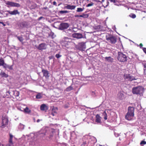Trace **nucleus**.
Wrapping results in <instances>:
<instances>
[{
  "instance_id": "4",
  "label": "nucleus",
  "mask_w": 146,
  "mask_h": 146,
  "mask_svg": "<svg viewBox=\"0 0 146 146\" xmlns=\"http://www.w3.org/2000/svg\"><path fill=\"white\" fill-rule=\"evenodd\" d=\"M8 119L6 115H3L2 117V125L1 127L2 128H4L8 123Z\"/></svg>"
},
{
  "instance_id": "23",
  "label": "nucleus",
  "mask_w": 146,
  "mask_h": 146,
  "mask_svg": "<svg viewBox=\"0 0 146 146\" xmlns=\"http://www.w3.org/2000/svg\"><path fill=\"white\" fill-rule=\"evenodd\" d=\"M81 17L84 18H88L89 16L88 14H82L80 15Z\"/></svg>"
},
{
  "instance_id": "7",
  "label": "nucleus",
  "mask_w": 146,
  "mask_h": 146,
  "mask_svg": "<svg viewBox=\"0 0 146 146\" xmlns=\"http://www.w3.org/2000/svg\"><path fill=\"white\" fill-rule=\"evenodd\" d=\"M6 4L7 5H10L13 7H20V5L19 4L10 1H7Z\"/></svg>"
},
{
  "instance_id": "17",
  "label": "nucleus",
  "mask_w": 146,
  "mask_h": 146,
  "mask_svg": "<svg viewBox=\"0 0 146 146\" xmlns=\"http://www.w3.org/2000/svg\"><path fill=\"white\" fill-rule=\"evenodd\" d=\"M40 109L41 110L46 111L48 110V107L45 104H42L40 106Z\"/></svg>"
},
{
  "instance_id": "10",
  "label": "nucleus",
  "mask_w": 146,
  "mask_h": 146,
  "mask_svg": "<svg viewBox=\"0 0 146 146\" xmlns=\"http://www.w3.org/2000/svg\"><path fill=\"white\" fill-rule=\"evenodd\" d=\"M72 36L74 38L78 39L82 38L83 37L82 35L80 33H74L72 34Z\"/></svg>"
},
{
  "instance_id": "43",
  "label": "nucleus",
  "mask_w": 146,
  "mask_h": 146,
  "mask_svg": "<svg viewBox=\"0 0 146 146\" xmlns=\"http://www.w3.org/2000/svg\"><path fill=\"white\" fill-rule=\"evenodd\" d=\"M43 18V17H40L38 19V21H39Z\"/></svg>"
},
{
  "instance_id": "15",
  "label": "nucleus",
  "mask_w": 146,
  "mask_h": 146,
  "mask_svg": "<svg viewBox=\"0 0 146 146\" xmlns=\"http://www.w3.org/2000/svg\"><path fill=\"white\" fill-rule=\"evenodd\" d=\"M66 6H65L64 7L68 9L74 10L75 9L76 7L75 5H71L68 4H66Z\"/></svg>"
},
{
  "instance_id": "5",
  "label": "nucleus",
  "mask_w": 146,
  "mask_h": 146,
  "mask_svg": "<svg viewBox=\"0 0 146 146\" xmlns=\"http://www.w3.org/2000/svg\"><path fill=\"white\" fill-rule=\"evenodd\" d=\"M123 77L125 80H127L128 81H130L137 79L133 76H131L130 74H124L123 76Z\"/></svg>"
},
{
  "instance_id": "45",
  "label": "nucleus",
  "mask_w": 146,
  "mask_h": 146,
  "mask_svg": "<svg viewBox=\"0 0 146 146\" xmlns=\"http://www.w3.org/2000/svg\"><path fill=\"white\" fill-rule=\"evenodd\" d=\"M143 46V44H142V43H140L139 44V46H140V47L141 48L142 47V46Z\"/></svg>"
},
{
  "instance_id": "22",
  "label": "nucleus",
  "mask_w": 146,
  "mask_h": 146,
  "mask_svg": "<svg viewBox=\"0 0 146 146\" xmlns=\"http://www.w3.org/2000/svg\"><path fill=\"white\" fill-rule=\"evenodd\" d=\"M24 111L25 113H29L31 112V110H29L27 107H26V108L24 109Z\"/></svg>"
},
{
  "instance_id": "31",
  "label": "nucleus",
  "mask_w": 146,
  "mask_h": 146,
  "mask_svg": "<svg viewBox=\"0 0 146 146\" xmlns=\"http://www.w3.org/2000/svg\"><path fill=\"white\" fill-rule=\"evenodd\" d=\"M53 132L54 131H52L50 132V135L49 136V139H51L53 137Z\"/></svg>"
},
{
  "instance_id": "6",
  "label": "nucleus",
  "mask_w": 146,
  "mask_h": 146,
  "mask_svg": "<svg viewBox=\"0 0 146 146\" xmlns=\"http://www.w3.org/2000/svg\"><path fill=\"white\" fill-rule=\"evenodd\" d=\"M69 26L67 23H60L59 27L60 29L64 30L67 29L69 27Z\"/></svg>"
},
{
  "instance_id": "32",
  "label": "nucleus",
  "mask_w": 146,
  "mask_h": 146,
  "mask_svg": "<svg viewBox=\"0 0 146 146\" xmlns=\"http://www.w3.org/2000/svg\"><path fill=\"white\" fill-rule=\"evenodd\" d=\"M42 98V96L40 94H38L36 96L37 99H40Z\"/></svg>"
},
{
  "instance_id": "37",
  "label": "nucleus",
  "mask_w": 146,
  "mask_h": 146,
  "mask_svg": "<svg viewBox=\"0 0 146 146\" xmlns=\"http://www.w3.org/2000/svg\"><path fill=\"white\" fill-rule=\"evenodd\" d=\"M7 68L11 70H12L13 69V67H12V66H9V65H8Z\"/></svg>"
},
{
  "instance_id": "12",
  "label": "nucleus",
  "mask_w": 146,
  "mask_h": 146,
  "mask_svg": "<svg viewBox=\"0 0 146 146\" xmlns=\"http://www.w3.org/2000/svg\"><path fill=\"white\" fill-rule=\"evenodd\" d=\"M39 50H42L46 48V44L45 43H41L37 47Z\"/></svg>"
},
{
  "instance_id": "50",
  "label": "nucleus",
  "mask_w": 146,
  "mask_h": 146,
  "mask_svg": "<svg viewBox=\"0 0 146 146\" xmlns=\"http://www.w3.org/2000/svg\"><path fill=\"white\" fill-rule=\"evenodd\" d=\"M81 146H84V145H83V144H82Z\"/></svg>"
},
{
  "instance_id": "3",
  "label": "nucleus",
  "mask_w": 146,
  "mask_h": 146,
  "mask_svg": "<svg viewBox=\"0 0 146 146\" xmlns=\"http://www.w3.org/2000/svg\"><path fill=\"white\" fill-rule=\"evenodd\" d=\"M117 59L118 60L121 62H125L127 60V56L123 53L119 52L118 54Z\"/></svg>"
},
{
  "instance_id": "51",
  "label": "nucleus",
  "mask_w": 146,
  "mask_h": 146,
  "mask_svg": "<svg viewBox=\"0 0 146 146\" xmlns=\"http://www.w3.org/2000/svg\"><path fill=\"white\" fill-rule=\"evenodd\" d=\"M60 5V4H58V6H59Z\"/></svg>"
},
{
  "instance_id": "21",
  "label": "nucleus",
  "mask_w": 146,
  "mask_h": 146,
  "mask_svg": "<svg viewBox=\"0 0 146 146\" xmlns=\"http://www.w3.org/2000/svg\"><path fill=\"white\" fill-rule=\"evenodd\" d=\"M143 64L144 66V74L146 75V62L143 63Z\"/></svg>"
},
{
  "instance_id": "14",
  "label": "nucleus",
  "mask_w": 146,
  "mask_h": 146,
  "mask_svg": "<svg viewBox=\"0 0 146 146\" xmlns=\"http://www.w3.org/2000/svg\"><path fill=\"white\" fill-rule=\"evenodd\" d=\"M7 12L11 15H16V14L19 15L20 13L17 10H14L13 11H7Z\"/></svg>"
},
{
  "instance_id": "24",
  "label": "nucleus",
  "mask_w": 146,
  "mask_h": 146,
  "mask_svg": "<svg viewBox=\"0 0 146 146\" xmlns=\"http://www.w3.org/2000/svg\"><path fill=\"white\" fill-rule=\"evenodd\" d=\"M73 89V88L72 86H70L68 87H67L66 89V90L67 91H70V90H72Z\"/></svg>"
},
{
  "instance_id": "1",
  "label": "nucleus",
  "mask_w": 146,
  "mask_h": 146,
  "mask_svg": "<svg viewBox=\"0 0 146 146\" xmlns=\"http://www.w3.org/2000/svg\"><path fill=\"white\" fill-rule=\"evenodd\" d=\"M144 90V89L142 86H139L133 88L132 89V92L133 94L141 95L142 94Z\"/></svg>"
},
{
  "instance_id": "9",
  "label": "nucleus",
  "mask_w": 146,
  "mask_h": 146,
  "mask_svg": "<svg viewBox=\"0 0 146 146\" xmlns=\"http://www.w3.org/2000/svg\"><path fill=\"white\" fill-rule=\"evenodd\" d=\"M134 116L131 114H130L127 113L125 116V118L127 120L130 121L133 119Z\"/></svg>"
},
{
  "instance_id": "49",
  "label": "nucleus",
  "mask_w": 146,
  "mask_h": 146,
  "mask_svg": "<svg viewBox=\"0 0 146 146\" xmlns=\"http://www.w3.org/2000/svg\"><path fill=\"white\" fill-rule=\"evenodd\" d=\"M102 0V1L101 2L102 3V2H104V0Z\"/></svg>"
},
{
  "instance_id": "13",
  "label": "nucleus",
  "mask_w": 146,
  "mask_h": 146,
  "mask_svg": "<svg viewBox=\"0 0 146 146\" xmlns=\"http://www.w3.org/2000/svg\"><path fill=\"white\" fill-rule=\"evenodd\" d=\"M42 72L43 74V76L45 77L46 78H48L49 77V73L47 70L43 69L42 70Z\"/></svg>"
},
{
  "instance_id": "8",
  "label": "nucleus",
  "mask_w": 146,
  "mask_h": 146,
  "mask_svg": "<svg viewBox=\"0 0 146 146\" xmlns=\"http://www.w3.org/2000/svg\"><path fill=\"white\" fill-rule=\"evenodd\" d=\"M9 146H14L13 142V136L11 133L9 134Z\"/></svg>"
},
{
  "instance_id": "40",
  "label": "nucleus",
  "mask_w": 146,
  "mask_h": 146,
  "mask_svg": "<svg viewBox=\"0 0 146 146\" xmlns=\"http://www.w3.org/2000/svg\"><path fill=\"white\" fill-rule=\"evenodd\" d=\"M53 4L56 6H57V3L56 1H54L53 3Z\"/></svg>"
},
{
  "instance_id": "20",
  "label": "nucleus",
  "mask_w": 146,
  "mask_h": 146,
  "mask_svg": "<svg viewBox=\"0 0 146 146\" xmlns=\"http://www.w3.org/2000/svg\"><path fill=\"white\" fill-rule=\"evenodd\" d=\"M0 75L2 77H4L6 78H7L8 77V75L7 74H6L4 72H1L0 73Z\"/></svg>"
},
{
  "instance_id": "36",
  "label": "nucleus",
  "mask_w": 146,
  "mask_h": 146,
  "mask_svg": "<svg viewBox=\"0 0 146 146\" xmlns=\"http://www.w3.org/2000/svg\"><path fill=\"white\" fill-rule=\"evenodd\" d=\"M61 56V55H60L59 54H56L55 55L56 57L57 58H59Z\"/></svg>"
},
{
  "instance_id": "41",
  "label": "nucleus",
  "mask_w": 146,
  "mask_h": 146,
  "mask_svg": "<svg viewBox=\"0 0 146 146\" xmlns=\"http://www.w3.org/2000/svg\"><path fill=\"white\" fill-rule=\"evenodd\" d=\"M143 49L144 52L146 54V48H143Z\"/></svg>"
},
{
  "instance_id": "44",
  "label": "nucleus",
  "mask_w": 146,
  "mask_h": 146,
  "mask_svg": "<svg viewBox=\"0 0 146 146\" xmlns=\"http://www.w3.org/2000/svg\"><path fill=\"white\" fill-rule=\"evenodd\" d=\"M109 3L108 1H107V5H106V7H107L109 5Z\"/></svg>"
},
{
  "instance_id": "47",
  "label": "nucleus",
  "mask_w": 146,
  "mask_h": 146,
  "mask_svg": "<svg viewBox=\"0 0 146 146\" xmlns=\"http://www.w3.org/2000/svg\"><path fill=\"white\" fill-rule=\"evenodd\" d=\"M96 1L98 2L102 3V2L99 0H97Z\"/></svg>"
},
{
  "instance_id": "16",
  "label": "nucleus",
  "mask_w": 146,
  "mask_h": 146,
  "mask_svg": "<svg viewBox=\"0 0 146 146\" xmlns=\"http://www.w3.org/2000/svg\"><path fill=\"white\" fill-rule=\"evenodd\" d=\"M101 117L99 114H97L96 116L95 122L98 123H101Z\"/></svg>"
},
{
  "instance_id": "29",
  "label": "nucleus",
  "mask_w": 146,
  "mask_h": 146,
  "mask_svg": "<svg viewBox=\"0 0 146 146\" xmlns=\"http://www.w3.org/2000/svg\"><path fill=\"white\" fill-rule=\"evenodd\" d=\"M84 8L83 9L81 8H78L77 9V11L78 12H81L82 11L84 10Z\"/></svg>"
},
{
  "instance_id": "46",
  "label": "nucleus",
  "mask_w": 146,
  "mask_h": 146,
  "mask_svg": "<svg viewBox=\"0 0 146 146\" xmlns=\"http://www.w3.org/2000/svg\"><path fill=\"white\" fill-rule=\"evenodd\" d=\"M40 121V120L39 119H38L37 120V122H39Z\"/></svg>"
},
{
  "instance_id": "19",
  "label": "nucleus",
  "mask_w": 146,
  "mask_h": 146,
  "mask_svg": "<svg viewBox=\"0 0 146 146\" xmlns=\"http://www.w3.org/2000/svg\"><path fill=\"white\" fill-rule=\"evenodd\" d=\"M105 58L107 61L109 62H112L113 61V59L111 58V56L106 57H105Z\"/></svg>"
},
{
  "instance_id": "52",
  "label": "nucleus",
  "mask_w": 146,
  "mask_h": 146,
  "mask_svg": "<svg viewBox=\"0 0 146 146\" xmlns=\"http://www.w3.org/2000/svg\"><path fill=\"white\" fill-rule=\"evenodd\" d=\"M0 146H1V145H0Z\"/></svg>"
},
{
  "instance_id": "34",
  "label": "nucleus",
  "mask_w": 146,
  "mask_h": 146,
  "mask_svg": "<svg viewBox=\"0 0 146 146\" xmlns=\"http://www.w3.org/2000/svg\"><path fill=\"white\" fill-rule=\"evenodd\" d=\"M146 144V141H141L140 143V144L141 145H145Z\"/></svg>"
},
{
  "instance_id": "2",
  "label": "nucleus",
  "mask_w": 146,
  "mask_h": 146,
  "mask_svg": "<svg viewBox=\"0 0 146 146\" xmlns=\"http://www.w3.org/2000/svg\"><path fill=\"white\" fill-rule=\"evenodd\" d=\"M106 40L111 44H115L117 41V38L113 35L108 34L106 35Z\"/></svg>"
},
{
  "instance_id": "25",
  "label": "nucleus",
  "mask_w": 146,
  "mask_h": 146,
  "mask_svg": "<svg viewBox=\"0 0 146 146\" xmlns=\"http://www.w3.org/2000/svg\"><path fill=\"white\" fill-rule=\"evenodd\" d=\"M69 12V11L66 10H62L59 11V13L61 14L66 13Z\"/></svg>"
},
{
  "instance_id": "28",
  "label": "nucleus",
  "mask_w": 146,
  "mask_h": 146,
  "mask_svg": "<svg viewBox=\"0 0 146 146\" xmlns=\"http://www.w3.org/2000/svg\"><path fill=\"white\" fill-rule=\"evenodd\" d=\"M4 60L3 58L0 59V66H2L4 63Z\"/></svg>"
},
{
  "instance_id": "42",
  "label": "nucleus",
  "mask_w": 146,
  "mask_h": 146,
  "mask_svg": "<svg viewBox=\"0 0 146 146\" xmlns=\"http://www.w3.org/2000/svg\"><path fill=\"white\" fill-rule=\"evenodd\" d=\"M0 23L3 24L4 26H5L6 25L5 24H4L3 22L0 21Z\"/></svg>"
},
{
  "instance_id": "39",
  "label": "nucleus",
  "mask_w": 146,
  "mask_h": 146,
  "mask_svg": "<svg viewBox=\"0 0 146 146\" xmlns=\"http://www.w3.org/2000/svg\"><path fill=\"white\" fill-rule=\"evenodd\" d=\"M75 17H80V15H76L74 16Z\"/></svg>"
},
{
  "instance_id": "35",
  "label": "nucleus",
  "mask_w": 146,
  "mask_h": 146,
  "mask_svg": "<svg viewBox=\"0 0 146 146\" xmlns=\"http://www.w3.org/2000/svg\"><path fill=\"white\" fill-rule=\"evenodd\" d=\"M94 4V3H89L86 6V7H90V6H92Z\"/></svg>"
},
{
  "instance_id": "18",
  "label": "nucleus",
  "mask_w": 146,
  "mask_h": 146,
  "mask_svg": "<svg viewBox=\"0 0 146 146\" xmlns=\"http://www.w3.org/2000/svg\"><path fill=\"white\" fill-rule=\"evenodd\" d=\"M70 40L71 39L68 37H64L62 40V42L65 44H68L70 42Z\"/></svg>"
},
{
  "instance_id": "33",
  "label": "nucleus",
  "mask_w": 146,
  "mask_h": 146,
  "mask_svg": "<svg viewBox=\"0 0 146 146\" xmlns=\"http://www.w3.org/2000/svg\"><path fill=\"white\" fill-rule=\"evenodd\" d=\"M8 65L7 64H6L5 63V62H4V64H3V65H2V66H3V67L4 68H7Z\"/></svg>"
},
{
  "instance_id": "48",
  "label": "nucleus",
  "mask_w": 146,
  "mask_h": 146,
  "mask_svg": "<svg viewBox=\"0 0 146 146\" xmlns=\"http://www.w3.org/2000/svg\"><path fill=\"white\" fill-rule=\"evenodd\" d=\"M51 114H52L53 115V116H54V113L52 112V113Z\"/></svg>"
},
{
  "instance_id": "27",
  "label": "nucleus",
  "mask_w": 146,
  "mask_h": 146,
  "mask_svg": "<svg viewBox=\"0 0 146 146\" xmlns=\"http://www.w3.org/2000/svg\"><path fill=\"white\" fill-rule=\"evenodd\" d=\"M14 94L16 97L18 96L19 94V92L17 91H15L14 92Z\"/></svg>"
},
{
  "instance_id": "11",
  "label": "nucleus",
  "mask_w": 146,
  "mask_h": 146,
  "mask_svg": "<svg viewBox=\"0 0 146 146\" xmlns=\"http://www.w3.org/2000/svg\"><path fill=\"white\" fill-rule=\"evenodd\" d=\"M134 108L133 107L129 106L128 108L127 113L134 115Z\"/></svg>"
},
{
  "instance_id": "30",
  "label": "nucleus",
  "mask_w": 146,
  "mask_h": 146,
  "mask_svg": "<svg viewBox=\"0 0 146 146\" xmlns=\"http://www.w3.org/2000/svg\"><path fill=\"white\" fill-rule=\"evenodd\" d=\"M17 39L21 42H22L23 41V38L21 36H17Z\"/></svg>"
},
{
  "instance_id": "26",
  "label": "nucleus",
  "mask_w": 146,
  "mask_h": 146,
  "mask_svg": "<svg viewBox=\"0 0 146 146\" xmlns=\"http://www.w3.org/2000/svg\"><path fill=\"white\" fill-rule=\"evenodd\" d=\"M103 114L104 115V119L105 120H107V115L105 111L103 113Z\"/></svg>"
},
{
  "instance_id": "38",
  "label": "nucleus",
  "mask_w": 146,
  "mask_h": 146,
  "mask_svg": "<svg viewBox=\"0 0 146 146\" xmlns=\"http://www.w3.org/2000/svg\"><path fill=\"white\" fill-rule=\"evenodd\" d=\"M136 17V15L134 14H133L131 16V17L133 19L135 18Z\"/></svg>"
}]
</instances>
